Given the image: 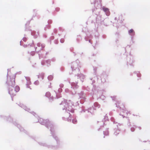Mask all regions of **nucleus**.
Segmentation results:
<instances>
[{"mask_svg": "<svg viewBox=\"0 0 150 150\" xmlns=\"http://www.w3.org/2000/svg\"><path fill=\"white\" fill-rule=\"evenodd\" d=\"M7 82L9 84L10 86L9 88L8 92L11 96L15 95L16 93L18 92L19 90V88L18 86H16L14 89L13 86L15 84L14 79H12L10 81L8 80Z\"/></svg>", "mask_w": 150, "mask_h": 150, "instance_id": "nucleus-1", "label": "nucleus"}, {"mask_svg": "<svg viewBox=\"0 0 150 150\" xmlns=\"http://www.w3.org/2000/svg\"><path fill=\"white\" fill-rule=\"evenodd\" d=\"M62 105L64 107L63 110L65 109L66 110L71 111V112H73L74 110L72 107L73 105L70 101H69L68 103L63 102Z\"/></svg>", "mask_w": 150, "mask_h": 150, "instance_id": "nucleus-2", "label": "nucleus"}, {"mask_svg": "<svg viewBox=\"0 0 150 150\" xmlns=\"http://www.w3.org/2000/svg\"><path fill=\"white\" fill-rule=\"evenodd\" d=\"M102 8L103 11L105 12L106 15L107 16H109L110 15V12L108 9L105 7H103Z\"/></svg>", "mask_w": 150, "mask_h": 150, "instance_id": "nucleus-3", "label": "nucleus"}, {"mask_svg": "<svg viewBox=\"0 0 150 150\" xmlns=\"http://www.w3.org/2000/svg\"><path fill=\"white\" fill-rule=\"evenodd\" d=\"M129 33L131 35H133L134 34V32L133 29H131L129 31Z\"/></svg>", "mask_w": 150, "mask_h": 150, "instance_id": "nucleus-4", "label": "nucleus"}, {"mask_svg": "<svg viewBox=\"0 0 150 150\" xmlns=\"http://www.w3.org/2000/svg\"><path fill=\"white\" fill-rule=\"evenodd\" d=\"M45 96L49 98H50L52 99H53V97L52 96L51 97H50V93L49 92H47L46 93Z\"/></svg>", "mask_w": 150, "mask_h": 150, "instance_id": "nucleus-5", "label": "nucleus"}, {"mask_svg": "<svg viewBox=\"0 0 150 150\" xmlns=\"http://www.w3.org/2000/svg\"><path fill=\"white\" fill-rule=\"evenodd\" d=\"M77 85L75 83H73L71 84V86L73 88H77Z\"/></svg>", "mask_w": 150, "mask_h": 150, "instance_id": "nucleus-6", "label": "nucleus"}, {"mask_svg": "<svg viewBox=\"0 0 150 150\" xmlns=\"http://www.w3.org/2000/svg\"><path fill=\"white\" fill-rule=\"evenodd\" d=\"M26 79H27V85H28V84H30V79L29 78H26Z\"/></svg>", "mask_w": 150, "mask_h": 150, "instance_id": "nucleus-7", "label": "nucleus"}, {"mask_svg": "<svg viewBox=\"0 0 150 150\" xmlns=\"http://www.w3.org/2000/svg\"><path fill=\"white\" fill-rule=\"evenodd\" d=\"M53 78V76H48V79L49 80H51Z\"/></svg>", "mask_w": 150, "mask_h": 150, "instance_id": "nucleus-8", "label": "nucleus"}, {"mask_svg": "<svg viewBox=\"0 0 150 150\" xmlns=\"http://www.w3.org/2000/svg\"><path fill=\"white\" fill-rule=\"evenodd\" d=\"M104 134L105 135H107L108 134V131L104 132Z\"/></svg>", "mask_w": 150, "mask_h": 150, "instance_id": "nucleus-9", "label": "nucleus"}, {"mask_svg": "<svg viewBox=\"0 0 150 150\" xmlns=\"http://www.w3.org/2000/svg\"><path fill=\"white\" fill-rule=\"evenodd\" d=\"M119 131L118 130H117L116 132H114V134L116 135L119 133Z\"/></svg>", "mask_w": 150, "mask_h": 150, "instance_id": "nucleus-10", "label": "nucleus"}, {"mask_svg": "<svg viewBox=\"0 0 150 150\" xmlns=\"http://www.w3.org/2000/svg\"><path fill=\"white\" fill-rule=\"evenodd\" d=\"M72 122L73 123L75 124L76 122V119H74L72 120Z\"/></svg>", "mask_w": 150, "mask_h": 150, "instance_id": "nucleus-11", "label": "nucleus"}, {"mask_svg": "<svg viewBox=\"0 0 150 150\" xmlns=\"http://www.w3.org/2000/svg\"><path fill=\"white\" fill-rule=\"evenodd\" d=\"M94 105L95 106H96L97 107H98V108L100 107V105L97 103H95L94 104Z\"/></svg>", "mask_w": 150, "mask_h": 150, "instance_id": "nucleus-12", "label": "nucleus"}, {"mask_svg": "<svg viewBox=\"0 0 150 150\" xmlns=\"http://www.w3.org/2000/svg\"><path fill=\"white\" fill-rule=\"evenodd\" d=\"M39 81H35L34 82V84L36 85H38L39 84Z\"/></svg>", "mask_w": 150, "mask_h": 150, "instance_id": "nucleus-13", "label": "nucleus"}, {"mask_svg": "<svg viewBox=\"0 0 150 150\" xmlns=\"http://www.w3.org/2000/svg\"><path fill=\"white\" fill-rule=\"evenodd\" d=\"M60 42L61 43H63L64 42V40L63 39H61L60 40Z\"/></svg>", "mask_w": 150, "mask_h": 150, "instance_id": "nucleus-14", "label": "nucleus"}, {"mask_svg": "<svg viewBox=\"0 0 150 150\" xmlns=\"http://www.w3.org/2000/svg\"><path fill=\"white\" fill-rule=\"evenodd\" d=\"M40 76H41L42 77V79H43V74H41Z\"/></svg>", "mask_w": 150, "mask_h": 150, "instance_id": "nucleus-15", "label": "nucleus"}, {"mask_svg": "<svg viewBox=\"0 0 150 150\" xmlns=\"http://www.w3.org/2000/svg\"><path fill=\"white\" fill-rule=\"evenodd\" d=\"M71 120V117H70V116H69V117L68 119V121H69Z\"/></svg>", "mask_w": 150, "mask_h": 150, "instance_id": "nucleus-16", "label": "nucleus"}, {"mask_svg": "<svg viewBox=\"0 0 150 150\" xmlns=\"http://www.w3.org/2000/svg\"><path fill=\"white\" fill-rule=\"evenodd\" d=\"M131 130L132 131V132H133L134 131V128H131Z\"/></svg>", "mask_w": 150, "mask_h": 150, "instance_id": "nucleus-17", "label": "nucleus"}, {"mask_svg": "<svg viewBox=\"0 0 150 150\" xmlns=\"http://www.w3.org/2000/svg\"><path fill=\"white\" fill-rule=\"evenodd\" d=\"M23 40L24 41H25V38H23Z\"/></svg>", "mask_w": 150, "mask_h": 150, "instance_id": "nucleus-18", "label": "nucleus"}, {"mask_svg": "<svg viewBox=\"0 0 150 150\" xmlns=\"http://www.w3.org/2000/svg\"><path fill=\"white\" fill-rule=\"evenodd\" d=\"M72 94H74V93H73V92H72Z\"/></svg>", "mask_w": 150, "mask_h": 150, "instance_id": "nucleus-19", "label": "nucleus"}, {"mask_svg": "<svg viewBox=\"0 0 150 150\" xmlns=\"http://www.w3.org/2000/svg\"><path fill=\"white\" fill-rule=\"evenodd\" d=\"M81 75L82 76V77H83V76L82 75Z\"/></svg>", "mask_w": 150, "mask_h": 150, "instance_id": "nucleus-20", "label": "nucleus"}, {"mask_svg": "<svg viewBox=\"0 0 150 150\" xmlns=\"http://www.w3.org/2000/svg\"><path fill=\"white\" fill-rule=\"evenodd\" d=\"M39 78L40 77H39V76H38V78Z\"/></svg>", "mask_w": 150, "mask_h": 150, "instance_id": "nucleus-21", "label": "nucleus"}]
</instances>
